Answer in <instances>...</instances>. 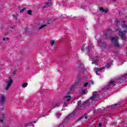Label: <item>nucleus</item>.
Listing matches in <instances>:
<instances>
[{
	"instance_id": "f257e3e1",
	"label": "nucleus",
	"mask_w": 127,
	"mask_h": 127,
	"mask_svg": "<svg viewBox=\"0 0 127 127\" xmlns=\"http://www.w3.org/2000/svg\"><path fill=\"white\" fill-rule=\"evenodd\" d=\"M98 97H99V95L97 93V92L94 91L92 96H91L89 100L85 101L83 104H81V100H80L77 102V105L81 107H84V106H90V105L95 103L96 100H97Z\"/></svg>"
},
{
	"instance_id": "f03ea898",
	"label": "nucleus",
	"mask_w": 127,
	"mask_h": 127,
	"mask_svg": "<svg viewBox=\"0 0 127 127\" xmlns=\"http://www.w3.org/2000/svg\"><path fill=\"white\" fill-rule=\"evenodd\" d=\"M81 78L80 77H78L76 78V80L75 81L74 84L71 85V87L69 89V91L67 93L68 95H70V93L72 92V91H74L75 90V88H76V85H79V83L80 82H81Z\"/></svg>"
},
{
	"instance_id": "7ed1b4c3",
	"label": "nucleus",
	"mask_w": 127,
	"mask_h": 127,
	"mask_svg": "<svg viewBox=\"0 0 127 127\" xmlns=\"http://www.w3.org/2000/svg\"><path fill=\"white\" fill-rule=\"evenodd\" d=\"M114 86H116V82L115 81L111 80L108 84L104 87L103 89V91L111 90V89H112L114 87Z\"/></svg>"
},
{
	"instance_id": "20e7f679",
	"label": "nucleus",
	"mask_w": 127,
	"mask_h": 127,
	"mask_svg": "<svg viewBox=\"0 0 127 127\" xmlns=\"http://www.w3.org/2000/svg\"><path fill=\"white\" fill-rule=\"evenodd\" d=\"M122 27L125 30L123 31H119V36H121L122 39H126V34L127 32V25H123Z\"/></svg>"
},
{
	"instance_id": "39448f33",
	"label": "nucleus",
	"mask_w": 127,
	"mask_h": 127,
	"mask_svg": "<svg viewBox=\"0 0 127 127\" xmlns=\"http://www.w3.org/2000/svg\"><path fill=\"white\" fill-rule=\"evenodd\" d=\"M111 42L114 44V45L116 47H119L120 46V45H119V37L118 36H115V37H110Z\"/></svg>"
},
{
	"instance_id": "423d86ee",
	"label": "nucleus",
	"mask_w": 127,
	"mask_h": 127,
	"mask_svg": "<svg viewBox=\"0 0 127 127\" xmlns=\"http://www.w3.org/2000/svg\"><path fill=\"white\" fill-rule=\"evenodd\" d=\"M111 65H112V63H108L106 64L105 67L97 68V70L96 71V74L97 75H98V76H100L101 73L100 72H101V71H102L103 69H105V68H107V69L110 68V67H111Z\"/></svg>"
},
{
	"instance_id": "0eeeda50",
	"label": "nucleus",
	"mask_w": 127,
	"mask_h": 127,
	"mask_svg": "<svg viewBox=\"0 0 127 127\" xmlns=\"http://www.w3.org/2000/svg\"><path fill=\"white\" fill-rule=\"evenodd\" d=\"M12 83H13V80L11 78H9L8 80L7 81L6 83V87L5 88V90L6 91H7L9 88H10L11 85H12Z\"/></svg>"
},
{
	"instance_id": "6e6552de",
	"label": "nucleus",
	"mask_w": 127,
	"mask_h": 127,
	"mask_svg": "<svg viewBox=\"0 0 127 127\" xmlns=\"http://www.w3.org/2000/svg\"><path fill=\"white\" fill-rule=\"evenodd\" d=\"M119 81H120V84H122L124 81L126 82V81H127V73L119 77Z\"/></svg>"
},
{
	"instance_id": "1a4fd4ad",
	"label": "nucleus",
	"mask_w": 127,
	"mask_h": 127,
	"mask_svg": "<svg viewBox=\"0 0 127 127\" xmlns=\"http://www.w3.org/2000/svg\"><path fill=\"white\" fill-rule=\"evenodd\" d=\"M6 101V97L3 94H0V104H4Z\"/></svg>"
},
{
	"instance_id": "9d476101",
	"label": "nucleus",
	"mask_w": 127,
	"mask_h": 127,
	"mask_svg": "<svg viewBox=\"0 0 127 127\" xmlns=\"http://www.w3.org/2000/svg\"><path fill=\"white\" fill-rule=\"evenodd\" d=\"M64 102H69L71 100V96L66 95L64 97Z\"/></svg>"
},
{
	"instance_id": "9b49d317",
	"label": "nucleus",
	"mask_w": 127,
	"mask_h": 127,
	"mask_svg": "<svg viewBox=\"0 0 127 127\" xmlns=\"http://www.w3.org/2000/svg\"><path fill=\"white\" fill-rule=\"evenodd\" d=\"M98 44L100 47H101V46H104V45H105V41L102 40H98Z\"/></svg>"
},
{
	"instance_id": "f8f14e48",
	"label": "nucleus",
	"mask_w": 127,
	"mask_h": 127,
	"mask_svg": "<svg viewBox=\"0 0 127 127\" xmlns=\"http://www.w3.org/2000/svg\"><path fill=\"white\" fill-rule=\"evenodd\" d=\"M75 117V112H73L71 114H69L66 118V119H69V120H71V119H73Z\"/></svg>"
},
{
	"instance_id": "ddd939ff",
	"label": "nucleus",
	"mask_w": 127,
	"mask_h": 127,
	"mask_svg": "<svg viewBox=\"0 0 127 127\" xmlns=\"http://www.w3.org/2000/svg\"><path fill=\"white\" fill-rule=\"evenodd\" d=\"M52 5V2H46L45 3V5L43 6V8H45V7H48L49 6H51Z\"/></svg>"
},
{
	"instance_id": "4468645a",
	"label": "nucleus",
	"mask_w": 127,
	"mask_h": 127,
	"mask_svg": "<svg viewBox=\"0 0 127 127\" xmlns=\"http://www.w3.org/2000/svg\"><path fill=\"white\" fill-rule=\"evenodd\" d=\"M93 83L94 82H93V81H90L89 82H86L83 84V87H87L88 85H93Z\"/></svg>"
},
{
	"instance_id": "2eb2a0df",
	"label": "nucleus",
	"mask_w": 127,
	"mask_h": 127,
	"mask_svg": "<svg viewBox=\"0 0 127 127\" xmlns=\"http://www.w3.org/2000/svg\"><path fill=\"white\" fill-rule=\"evenodd\" d=\"M0 116L1 119H0V123H3V120H4V114H3V113L1 112V115Z\"/></svg>"
},
{
	"instance_id": "dca6fc26",
	"label": "nucleus",
	"mask_w": 127,
	"mask_h": 127,
	"mask_svg": "<svg viewBox=\"0 0 127 127\" xmlns=\"http://www.w3.org/2000/svg\"><path fill=\"white\" fill-rule=\"evenodd\" d=\"M50 43H51V46L54 47L56 45V43L55 42V41H54V40L51 41Z\"/></svg>"
},
{
	"instance_id": "f3484780",
	"label": "nucleus",
	"mask_w": 127,
	"mask_h": 127,
	"mask_svg": "<svg viewBox=\"0 0 127 127\" xmlns=\"http://www.w3.org/2000/svg\"><path fill=\"white\" fill-rule=\"evenodd\" d=\"M32 126H33L32 123H29L26 125L24 126V127H32Z\"/></svg>"
},
{
	"instance_id": "a211bd4d",
	"label": "nucleus",
	"mask_w": 127,
	"mask_h": 127,
	"mask_svg": "<svg viewBox=\"0 0 127 127\" xmlns=\"http://www.w3.org/2000/svg\"><path fill=\"white\" fill-rule=\"evenodd\" d=\"M46 26H47V25L46 24L42 25L40 27H39L38 29L40 30L42 29V28H44V27H46Z\"/></svg>"
},
{
	"instance_id": "6ab92c4d",
	"label": "nucleus",
	"mask_w": 127,
	"mask_h": 127,
	"mask_svg": "<svg viewBox=\"0 0 127 127\" xmlns=\"http://www.w3.org/2000/svg\"><path fill=\"white\" fill-rule=\"evenodd\" d=\"M87 120V116H86V115H84L83 116H82L81 117H80V119H79L78 120V121H80V120Z\"/></svg>"
},
{
	"instance_id": "aec40b11",
	"label": "nucleus",
	"mask_w": 127,
	"mask_h": 127,
	"mask_svg": "<svg viewBox=\"0 0 127 127\" xmlns=\"http://www.w3.org/2000/svg\"><path fill=\"white\" fill-rule=\"evenodd\" d=\"M92 49V46L89 45L88 47L86 48V51H90Z\"/></svg>"
},
{
	"instance_id": "412c9836",
	"label": "nucleus",
	"mask_w": 127,
	"mask_h": 127,
	"mask_svg": "<svg viewBox=\"0 0 127 127\" xmlns=\"http://www.w3.org/2000/svg\"><path fill=\"white\" fill-rule=\"evenodd\" d=\"M115 25L117 27H119V25H120V21L118 20L115 21Z\"/></svg>"
},
{
	"instance_id": "4be33fe9",
	"label": "nucleus",
	"mask_w": 127,
	"mask_h": 127,
	"mask_svg": "<svg viewBox=\"0 0 127 127\" xmlns=\"http://www.w3.org/2000/svg\"><path fill=\"white\" fill-rule=\"evenodd\" d=\"M28 85V83H27V82H25L22 84V88H26V87H27Z\"/></svg>"
},
{
	"instance_id": "5701e85b",
	"label": "nucleus",
	"mask_w": 127,
	"mask_h": 127,
	"mask_svg": "<svg viewBox=\"0 0 127 127\" xmlns=\"http://www.w3.org/2000/svg\"><path fill=\"white\" fill-rule=\"evenodd\" d=\"M82 94H86L88 93V90L87 89H81Z\"/></svg>"
},
{
	"instance_id": "b1692460",
	"label": "nucleus",
	"mask_w": 127,
	"mask_h": 127,
	"mask_svg": "<svg viewBox=\"0 0 127 127\" xmlns=\"http://www.w3.org/2000/svg\"><path fill=\"white\" fill-rule=\"evenodd\" d=\"M60 103L59 102H58L56 104H55V106L53 108V109H54L56 107H60Z\"/></svg>"
},
{
	"instance_id": "393cba45",
	"label": "nucleus",
	"mask_w": 127,
	"mask_h": 127,
	"mask_svg": "<svg viewBox=\"0 0 127 127\" xmlns=\"http://www.w3.org/2000/svg\"><path fill=\"white\" fill-rule=\"evenodd\" d=\"M107 32L105 33V36H106V39H108V32H109V31H111V29H108L107 30Z\"/></svg>"
},
{
	"instance_id": "a878e982",
	"label": "nucleus",
	"mask_w": 127,
	"mask_h": 127,
	"mask_svg": "<svg viewBox=\"0 0 127 127\" xmlns=\"http://www.w3.org/2000/svg\"><path fill=\"white\" fill-rule=\"evenodd\" d=\"M92 64H95V65L98 66V60H95L92 63Z\"/></svg>"
},
{
	"instance_id": "bb28decb",
	"label": "nucleus",
	"mask_w": 127,
	"mask_h": 127,
	"mask_svg": "<svg viewBox=\"0 0 127 127\" xmlns=\"http://www.w3.org/2000/svg\"><path fill=\"white\" fill-rule=\"evenodd\" d=\"M118 104H115L114 105H112L110 106V107L111 108V109H114L115 107H117V106H118Z\"/></svg>"
},
{
	"instance_id": "cd10ccee",
	"label": "nucleus",
	"mask_w": 127,
	"mask_h": 127,
	"mask_svg": "<svg viewBox=\"0 0 127 127\" xmlns=\"http://www.w3.org/2000/svg\"><path fill=\"white\" fill-rule=\"evenodd\" d=\"M12 16L13 17L14 19H15V20H16L17 19V14H16V15L13 14L12 15Z\"/></svg>"
},
{
	"instance_id": "c85d7f7f",
	"label": "nucleus",
	"mask_w": 127,
	"mask_h": 127,
	"mask_svg": "<svg viewBox=\"0 0 127 127\" xmlns=\"http://www.w3.org/2000/svg\"><path fill=\"white\" fill-rule=\"evenodd\" d=\"M27 13L29 14V15H31L32 14V11L31 10H28Z\"/></svg>"
},
{
	"instance_id": "c756f323",
	"label": "nucleus",
	"mask_w": 127,
	"mask_h": 127,
	"mask_svg": "<svg viewBox=\"0 0 127 127\" xmlns=\"http://www.w3.org/2000/svg\"><path fill=\"white\" fill-rule=\"evenodd\" d=\"M2 40H3V41H5V40H7L8 41H9V38H8V37L3 38L2 39Z\"/></svg>"
},
{
	"instance_id": "7c9ffc66",
	"label": "nucleus",
	"mask_w": 127,
	"mask_h": 127,
	"mask_svg": "<svg viewBox=\"0 0 127 127\" xmlns=\"http://www.w3.org/2000/svg\"><path fill=\"white\" fill-rule=\"evenodd\" d=\"M99 10H100V11H101L102 12H104V11H105V9H104V8H103V7H100L99 8Z\"/></svg>"
},
{
	"instance_id": "2f4dec72",
	"label": "nucleus",
	"mask_w": 127,
	"mask_h": 127,
	"mask_svg": "<svg viewBox=\"0 0 127 127\" xmlns=\"http://www.w3.org/2000/svg\"><path fill=\"white\" fill-rule=\"evenodd\" d=\"M77 64L80 65L81 68H83V64H82V63H81L80 61L77 63Z\"/></svg>"
},
{
	"instance_id": "473e14b6",
	"label": "nucleus",
	"mask_w": 127,
	"mask_h": 127,
	"mask_svg": "<svg viewBox=\"0 0 127 127\" xmlns=\"http://www.w3.org/2000/svg\"><path fill=\"white\" fill-rule=\"evenodd\" d=\"M25 9L26 8L25 7H24L23 8V9H22L20 11V12L21 13L22 12H23V11H24L25 10Z\"/></svg>"
},
{
	"instance_id": "72a5a7b5",
	"label": "nucleus",
	"mask_w": 127,
	"mask_h": 127,
	"mask_svg": "<svg viewBox=\"0 0 127 127\" xmlns=\"http://www.w3.org/2000/svg\"><path fill=\"white\" fill-rule=\"evenodd\" d=\"M87 55L89 56V58H90L91 59H92L93 58L92 57V56H91V55H90V54L89 53H88Z\"/></svg>"
},
{
	"instance_id": "f704fd0d",
	"label": "nucleus",
	"mask_w": 127,
	"mask_h": 127,
	"mask_svg": "<svg viewBox=\"0 0 127 127\" xmlns=\"http://www.w3.org/2000/svg\"><path fill=\"white\" fill-rule=\"evenodd\" d=\"M65 107H67V104H66V102H64V104L63 105V108H65Z\"/></svg>"
},
{
	"instance_id": "c9c22d12",
	"label": "nucleus",
	"mask_w": 127,
	"mask_h": 127,
	"mask_svg": "<svg viewBox=\"0 0 127 127\" xmlns=\"http://www.w3.org/2000/svg\"><path fill=\"white\" fill-rule=\"evenodd\" d=\"M47 116H48V114H45V115H44V116H42L41 117V118H44V117H46Z\"/></svg>"
},
{
	"instance_id": "e433bc0d",
	"label": "nucleus",
	"mask_w": 127,
	"mask_h": 127,
	"mask_svg": "<svg viewBox=\"0 0 127 127\" xmlns=\"http://www.w3.org/2000/svg\"><path fill=\"white\" fill-rule=\"evenodd\" d=\"M59 127H64V125L63 124H61Z\"/></svg>"
},
{
	"instance_id": "4c0bfd02",
	"label": "nucleus",
	"mask_w": 127,
	"mask_h": 127,
	"mask_svg": "<svg viewBox=\"0 0 127 127\" xmlns=\"http://www.w3.org/2000/svg\"><path fill=\"white\" fill-rule=\"evenodd\" d=\"M81 51H82V52H84V51H85V49H84V48H81Z\"/></svg>"
},
{
	"instance_id": "58836bf2",
	"label": "nucleus",
	"mask_w": 127,
	"mask_h": 127,
	"mask_svg": "<svg viewBox=\"0 0 127 127\" xmlns=\"http://www.w3.org/2000/svg\"><path fill=\"white\" fill-rule=\"evenodd\" d=\"M56 115H57V117H60V116H61V114L58 113L56 114Z\"/></svg>"
},
{
	"instance_id": "ea45409f",
	"label": "nucleus",
	"mask_w": 127,
	"mask_h": 127,
	"mask_svg": "<svg viewBox=\"0 0 127 127\" xmlns=\"http://www.w3.org/2000/svg\"><path fill=\"white\" fill-rule=\"evenodd\" d=\"M120 28H117V29H116V30H115V31H120Z\"/></svg>"
},
{
	"instance_id": "a19ab883",
	"label": "nucleus",
	"mask_w": 127,
	"mask_h": 127,
	"mask_svg": "<svg viewBox=\"0 0 127 127\" xmlns=\"http://www.w3.org/2000/svg\"><path fill=\"white\" fill-rule=\"evenodd\" d=\"M16 73V70H14L13 72V75H15V73Z\"/></svg>"
},
{
	"instance_id": "79ce46f5",
	"label": "nucleus",
	"mask_w": 127,
	"mask_h": 127,
	"mask_svg": "<svg viewBox=\"0 0 127 127\" xmlns=\"http://www.w3.org/2000/svg\"><path fill=\"white\" fill-rule=\"evenodd\" d=\"M104 12H105V13H107L108 12V10H104Z\"/></svg>"
},
{
	"instance_id": "37998d69",
	"label": "nucleus",
	"mask_w": 127,
	"mask_h": 127,
	"mask_svg": "<svg viewBox=\"0 0 127 127\" xmlns=\"http://www.w3.org/2000/svg\"><path fill=\"white\" fill-rule=\"evenodd\" d=\"M80 8H82V9H85V7L81 6L80 7Z\"/></svg>"
},
{
	"instance_id": "c03bdc74",
	"label": "nucleus",
	"mask_w": 127,
	"mask_h": 127,
	"mask_svg": "<svg viewBox=\"0 0 127 127\" xmlns=\"http://www.w3.org/2000/svg\"><path fill=\"white\" fill-rule=\"evenodd\" d=\"M95 112H96V109H94V110H93L94 114H95Z\"/></svg>"
},
{
	"instance_id": "a18cd8bd",
	"label": "nucleus",
	"mask_w": 127,
	"mask_h": 127,
	"mask_svg": "<svg viewBox=\"0 0 127 127\" xmlns=\"http://www.w3.org/2000/svg\"><path fill=\"white\" fill-rule=\"evenodd\" d=\"M99 127H101L102 126V124L99 123Z\"/></svg>"
},
{
	"instance_id": "49530a36",
	"label": "nucleus",
	"mask_w": 127,
	"mask_h": 127,
	"mask_svg": "<svg viewBox=\"0 0 127 127\" xmlns=\"http://www.w3.org/2000/svg\"><path fill=\"white\" fill-rule=\"evenodd\" d=\"M12 29H14L15 28V26H14L13 27H12Z\"/></svg>"
},
{
	"instance_id": "de8ad7c7",
	"label": "nucleus",
	"mask_w": 127,
	"mask_h": 127,
	"mask_svg": "<svg viewBox=\"0 0 127 127\" xmlns=\"http://www.w3.org/2000/svg\"><path fill=\"white\" fill-rule=\"evenodd\" d=\"M48 1H52V0H48Z\"/></svg>"
},
{
	"instance_id": "09e8293b",
	"label": "nucleus",
	"mask_w": 127,
	"mask_h": 127,
	"mask_svg": "<svg viewBox=\"0 0 127 127\" xmlns=\"http://www.w3.org/2000/svg\"><path fill=\"white\" fill-rule=\"evenodd\" d=\"M1 111H3V108L1 109Z\"/></svg>"
},
{
	"instance_id": "8fccbe9b",
	"label": "nucleus",
	"mask_w": 127,
	"mask_h": 127,
	"mask_svg": "<svg viewBox=\"0 0 127 127\" xmlns=\"http://www.w3.org/2000/svg\"><path fill=\"white\" fill-rule=\"evenodd\" d=\"M113 1H116V0H112Z\"/></svg>"
},
{
	"instance_id": "3c124183",
	"label": "nucleus",
	"mask_w": 127,
	"mask_h": 127,
	"mask_svg": "<svg viewBox=\"0 0 127 127\" xmlns=\"http://www.w3.org/2000/svg\"><path fill=\"white\" fill-rule=\"evenodd\" d=\"M35 123H36V122H34V124H35Z\"/></svg>"
},
{
	"instance_id": "603ef678",
	"label": "nucleus",
	"mask_w": 127,
	"mask_h": 127,
	"mask_svg": "<svg viewBox=\"0 0 127 127\" xmlns=\"http://www.w3.org/2000/svg\"><path fill=\"white\" fill-rule=\"evenodd\" d=\"M84 46H85V45H83V47H84Z\"/></svg>"
}]
</instances>
